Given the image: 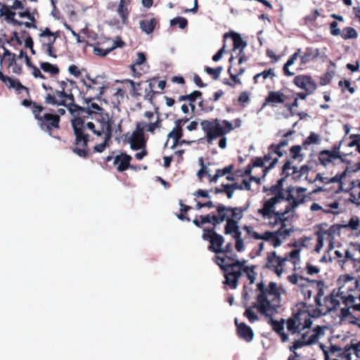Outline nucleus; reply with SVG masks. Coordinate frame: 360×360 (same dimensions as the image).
Returning <instances> with one entry per match:
<instances>
[{
	"label": "nucleus",
	"instance_id": "nucleus-1",
	"mask_svg": "<svg viewBox=\"0 0 360 360\" xmlns=\"http://www.w3.org/2000/svg\"><path fill=\"white\" fill-rule=\"evenodd\" d=\"M112 124L108 114L96 115L95 122H86L80 117H75L72 120V127L75 136L72 152L83 158L91 155V153L88 148L89 135L86 132L89 130L97 136H103V141L94 147V152L102 153L108 146V142L112 137Z\"/></svg>",
	"mask_w": 360,
	"mask_h": 360
},
{
	"label": "nucleus",
	"instance_id": "nucleus-2",
	"mask_svg": "<svg viewBox=\"0 0 360 360\" xmlns=\"http://www.w3.org/2000/svg\"><path fill=\"white\" fill-rule=\"evenodd\" d=\"M312 325L311 316L307 306L302 304L294 310L292 316L286 322V328L292 334H298L300 337L295 340L290 349L293 351L303 346L315 344L325 335L328 330L326 326H316L310 330Z\"/></svg>",
	"mask_w": 360,
	"mask_h": 360
},
{
	"label": "nucleus",
	"instance_id": "nucleus-3",
	"mask_svg": "<svg viewBox=\"0 0 360 360\" xmlns=\"http://www.w3.org/2000/svg\"><path fill=\"white\" fill-rule=\"evenodd\" d=\"M257 288L259 294L256 307L261 313L271 316L280 306L281 295L285 292V290L274 282H271L267 288H264L263 283H258Z\"/></svg>",
	"mask_w": 360,
	"mask_h": 360
},
{
	"label": "nucleus",
	"instance_id": "nucleus-4",
	"mask_svg": "<svg viewBox=\"0 0 360 360\" xmlns=\"http://www.w3.org/2000/svg\"><path fill=\"white\" fill-rule=\"evenodd\" d=\"M22 105L30 108L40 129L51 133L54 129H59L60 117L52 112H47L46 108L35 101L24 99Z\"/></svg>",
	"mask_w": 360,
	"mask_h": 360
},
{
	"label": "nucleus",
	"instance_id": "nucleus-5",
	"mask_svg": "<svg viewBox=\"0 0 360 360\" xmlns=\"http://www.w3.org/2000/svg\"><path fill=\"white\" fill-rule=\"evenodd\" d=\"M226 257L228 256L226 255ZM245 273L250 283H254L256 273L252 267H248L245 261H240L234 258H226V285L231 288H236L238 278Z\"/></svg>",
	"mask_w": 360,
	"mask_h": 360
},
{
	"label": "nucleus",
	"instance_id": "nucleus-6",
	"mask_svg": "<svg viewBox=\"0 0 360 360\" xmlns=\"http://www.w3.org/2000/svg\"><path fill=\"white\" fill-rule=\"evenodd\" d=\"M202 238L210 243L208 250L215 253L213 261L220 267L225 278V249L222 248L224 237L218 234L214 227H212L203 229Z\"/></svg>",
	"mask_w": 360,
	"mask_h": 360
},
{
	"label": "nucleus",
	"instance_id": "nucleus-7",
	"mask_svg": "<svg viewBox=\"0 0 360 360\" xmlns=\"http://www.w3.org/2000/svg\"><path fill=\"white\" fill-rule=\"evenodd\" d=\"M338 289L341 295L347 297L351 296V306L356 311H360V282L355 277L348 274L342 275L338 280Z\"/></svg>",
	"mask_w": 360,
	"mask_h": 360
},
{
	"label": "nucleus",
	"instance_id": "nucleus-8",
	"mask_svg": "<svg viewBox=\"0 0 360 360\" xmlns=\"http://www.w3.org/2000/svg\"><path fill=\"white\" fill-rule=\"evenodd\" d=\"M315 234L317 243L314 250L319 253L326 246V251L329 252L334 249V240L340 233V227L338 225L328 226L327 224H321L317 226Z\"/></svg>",
	"mask_w": 360,
	"mask_h": 360
},
{
	"label": "nucleus",
	"instance_id": "nucleus-9",
	"mask_svg": "<svg viewBox=\"0 0 360 360\" xmlns=\"http://www.w3.org/2000/svg\"><path fill=\"white\" fill-rule=\"evenodd\" d=\"M288 260L293 264L295 270L300 269V250L294 249L289 252L288 256L284 257H279L275 251L269 252L266 257V266L273 269L276 275L280 277L283 272V266Z\"/></svg>",
	"mask_w": 360,
	"mask_h": 360
},
{
	"label": "nucleus",
	"instance_id": "nucleus-10",
	"mask_svg": "<svg viewBox=\"0 0 360 360\" xmlns=\"http://www.w3.org/2000/svg\"><path fill=\"white\" fill-rule=\"evenodd\" d=\"M315 302L319 307V310L322 314L337 309L344 304L345 306H351V296L343 297L337 290H334L329 295L322 297V295L319 292L315 297Z\"/></svg>",
	"mask_w": 360,
	"mask_h": 360
},
{
	"label": "nucleus",
	"instance_id": "nucleus-11",
	"mask_svg": "<svg viewBox=\"0 0 360 360\" xmlns=\"http://www.w3.org/2000/svg\"><path fill=\"white\" fill-rule=\"evenodd\" d=\"M81 82L82 85L80 94L87 104L95 99H99L104 93L105 84L101 81V78L98 77L91 78L89 75H86L85 78L81 80Z\"/></svg>",
	"mask_w": 360,
	"mask_h": 360
},
{
	"label": "nucleus",
	"instance_id": "nucleus-12",
	"mask_svg": "<svg viewBox=\"0 0 360 360\" xmlns=\"http://www.w3.org/2000/svg\"><path fill=\"white\" fill-rule=\"evenodd\" d=\"M224 124L222 125L217 118L210 120H205L200 122L202 129L209 144L220 138L219 146L221 148H225V121H224Z\"/></svg>",
	"mask_w": 360,
	"mask_h": 360
},
{
	"label": "nucleus",
	"instance_id": "nucleus-13",
	"mask_svg": "<svg viewBox=\"0 0 360 360\" xmlns=\"http://www.w3.org/2000/svg\"><path fill=\"white\" fill-rule=\"evenodd\" d=\"M42 87L46 91H50L44 97V103L47 105L70 108L74 105L75 98L72 94H66L63 91H53V88L42 84Z\"/></svg>",
	"mask_w": 360,
	"mask_h": 360
},
{
	"label": "nucleus",
	"instance_id": "nucleus-14",
	"mask_svg": "<svg viewBox=\"0 0 360 360\" xmlns=\"http://www.w3.org/2000/svg\"><path fill=\"white\" fill-rule=\"evenodd\" d=\"M288 281L292 284L297 285L305 298H311L312 294L318 290L314 281L299 276L296 274L288 276Z\"/></svg>",
	"mask_w": 360,
	"mask_h": 360
},
{
	"label": "nucleus",
	"instance_id": "nucleus-15",
	"mask_svg": "<svg viewBox=\"0 0 360 360\" xmlns=\"http://www.w3.org/2000/svg\"><path fill=\"white\" fill-rule=\"evenodd\" d=\"M226 39L231 40L233 54L234 53L236 56L238 58V65H240L243 62V53L248 45L247 41L243 39L240 34L233 31L226 33Z\"/></svg>",
	"mask_w": 360,
	"mask_h": 360
},
{
	"label": "nucleus",
	"instance_id": "nucleus-16",
	"mask_svg": "<svg viewBox=\"0 0 360 360\" xmlns=\"http://www.w3.org/2000/svg\"><path fill=\"white\" fill-rule=\"evenodd\" d=\"M307 188L301 186H289L287 188V200L290 204V207L287 209H293L297 207L300 204L303 203L306 198L305 192Z\"/></svg>",
	"mask_w": 360,
	"mask_h": 360
},
{
	"label": "nucleus",
	"instance_id": "nucleus-17",
	"mask_svg": "<svg viewBox=\"0 0 360 360\" xmlns=\"http://www.w3.org/2000/svg\"><path fill=\"white\" fill-rule=\"evenodd\" d=\"M293 212L291 209L285 208V210H281L276 212L270 216L264 218V220L271 227L279 226V228L290 227L288 224V219L292 217Z\"/></svg>",
	"mask_w": 360,
	"mask_h": 360
},
{
	"label": "nucleus",
	"instance_id": "nucleus-18",
	"mask_svg": "<svg viewBox=\"0 0 360 360\" xmlns=\"http://www.w3.org/2000/svg\"><path fill=\"white\" fill-rule=\"evenodd\" d=\"M287 202L281 200L280 198L274 197L265 201L263 207L258 210V212L262 216L263 219L270 216L276 212H278L282 210L280 208L283 204H286ZM287 207L286 205H284Z\"/></svg>",
	"mask_w": 360,
	"mask_h": 360
},
{
	"label": "nucleus",
	"instance_id": "nucleus-19",
	"mask_svg": "<svg viewBox=\"0 0 360 360\" xmlns=\"http://www.w3.org/2000/svg\"><path fill=\"white\" fill-rule=\"evenodd\" d=\"M290 227L278 228L276 231H265V240L274 248L280 246L290 233Z\"/></svg>",
	"mask_w": 360,
	"mask_h": 360
},
{
	"label": "nucleus",
	"instance_id": "nucleus-20",
	"mask_svg": "<svg viewBox=\"0 0 360 360\" xmlns=\"http://www.w3.org/2000/svg\"><path fill=\"white\" fill-rule=\"evenodd\" d=\"M245 209L241 207H226V233L231 230L239 229L238 222L243 217Z\"/></svg>",
	"mask_w": 360,
	"mask_h": 360
},
{
	"label": "nucleus",
	"instance_id": "nucleus-21",
	"mask_svg": "<svg viewBox=\"0 0 360 360\" xmlns=\"http://www.w3.org/2000/svg\"><path fill=\"white\" fill-rule=\"evenodd\" d=\"M112 159L113 165L116 166L117 170L119 172H124L129 168L135 169V167L130 164L131 156L127 153H122L120 155H116L114 158L112 156L108 155L105 158V161L110 162Z\"/></svg>",
	"mask_w": 360,
	"mask_h": 360
},
{
	"label": "nucleus",
	"instance_id": "nucleus-22",
	"mask_svg": "<svg viewBox=\"0 0 360 360\" xmlns=\"http://www.w3.org/2000/svg\"><path fill=\"white\" fill-rule=\"evenodd\" d=\"M199 162L201 168L198 170L197 176L200 181H202L203 177L207 176L210 183H216L219 177L225 175V167L221 169H217L214 174H212V171L206 165H204L202 158H199Z\"/></svg>",
	"mask_w": 360,
	"mask_h": 360
},
{
	"label": "nucleus",
	"instance_id": "nucleus-23",
	"mask_svg": "<svg viewBox=\"0 0 360 360\" xmlns=\"http://www.w3.org/2000/svg\"><path fill=\"white\" fill-rule=\"evenodd\" d=\"M146 139L145 134L142 131V128L139 125L136 124L134 131L132 132L128 139V143L132 150H137L146 147Z\"/></svg>",
	"mask_w": 360,
	"mask_h": 360
},
{
	"label": "nucleus",
	"instance_id": "nucleus-24",
	"mask_svg": "<svg viewBox=\"0 0 360 360\" xmlns=\"http://www.w3.org/2000/svg\"><path fill=\"white\" fill-rule=\"evenodd\" d=\"M346 176H347L346 171H345L342 173H338L333 177H329L322 173H318L316 175V177L314 181H319L324 184H338V191H343L344 188H343L342 179L344 178H345Z\"/></svg>",
	"mask_w": 360,
	"mask_h": 360
},
{
	"label": "nucleus",
	"instance_id": "nucleus-25",
	"mask_svg": "<svg viewBox=\"0 0 360 360\" xmlns=\"http://www.w3.org/2000/svg\"><path fill=\"white\" fill-rule=\"evenodd\" d=\"M294 83L298 88L304 90L307 94L313 93L317 87L312 78L306 75L296 76L294 78Z\"/></svg>",
	"mask_w": 360,
	"mask_h": 360
},
{
	"label": "nucleus",
	"instance_id": "nucleus-26",
	"mask_svg": "<svg viewBox=\"0 0 360 360\" xmlns=\"http://www.w3.org/2000/svg\"><path fill=\"white\" fill-rule=\"evenodd\" d=\"M340 152L337 150H326L320 152L319 155V160L320 163L326 167L332 163L334 160L340 159Z\"/></svg>",
	"mask_w": 360,
	"mask_h": 360
},
{
	"label": "nucleus",
	"instance_id": "nucleus-27",
	"mask_svg": "<svg viewBox=\"0 0 360 360\" xmlns=\"http://www.w3.org/2000/svg\"><path fill=\"white\" fill-rule=\"evenodd\" d=\"M16 13L7 5L2 4L0 8V15L4 16L6 21L14 26L22 25V21H20L15 18Z\"/></svg>",
	"mask_w": 360,
	"mask_h": 360
},
{
	"label": "nucleus",
	"instance_id": "nucleus-28",
	"mask_svg": "<svg viewBox=\"0 0 360 360\" xmlns=\"http://www.w3.org/2000/svg\"><path fill=\"white\" fill-rule=\"evenodd\" d=\"M236 324L237 326L238 335L240 338L247 342L252 341L254 338V332L252 329L245 323H239L237 319H236Z\"/></svg>",
	"mask_w": 360,
	"mask_h": 360
},
{
	"label": "nucleus",
	"instance_id": "nucleus-29",
	"mask_svg": "<svg viewBox=\"0 0 360 360\" xmlns=\"http://www.w3.org/2000/svg\"><path fill=\"white\" fill-rule=\"evenodd\" d=\"M162 120L158 114L154 122H146L145 121H140L138 122L136 124L139 125L141 128H142L143 134H145V132H148L151 134H154L157 129H160L162 127Z\"/></svg>",
	"mask_w": 360,
	"mask_h": 360
},
{
	"label": "nucleus",
	"instance_id": "nucleus-30",
	"mask_svg": "<svg viewBox=\"0 0 360 360\" xmlns=\"http://www.w3.org/2000/svg\"><path fill=\"white\" fill-rule=\"evenodd\" d=\"M124 45V42L120 37H118L116 40L112 41V44L110 46H108L106 48L101 47L100 44L97 43V44L94 48V52L97 56H105L115 49L117 47H122Z\"/></svg>",
	"mask_w": 360,
	"mask_h": 360
},
{
	"label": "nucleus",
	"instance_id": "nucleus-31",
	"mask_svg": "<svg viewBox=\"0 0 360 360\" xmlns=\"http://www.w3.org/2000/svg\"><path fill=\"white\" fill-rule=\"evenodd\" d=\"M39 38L41 39V45H54L56 39L58 37V32H53L48 27H46L39 34Z\"/></svg>",
	"mask_w": 360,
	"mask_h": 360
},
{
	"label": "nucleus",
	"instance_id": "nucleus-32",
	"mask_svg": "<svg viewBox=\"0 0 360 360\" xmlns=\"http://www.w3.org/2000/svg\"><path fill=\"white\" fill-rule=\"evenodd\" d=\"M200 219H201V223H203L204 224L210 223L215 229L217 224L223 222L225 220V214L221 215H212L210 214L206 215H200Z\"/></svg>",
	"mask_w": 360,
	"mask_h": 360
},
{
	"label": "nucleus",
	"instance_id": "nucleus-33",
	"mask_svg": "<svg viewBox=\"0 0 360 360\" xmlns=\"http://www.w3.org/2000/svg\"><path fill=\"white\" fill-rule=\"evenodd\" d=\"M182 136L183 129L181 128L180 126H177L175 124L173 129L167 134V138L172 139L173 140L172 148H174L175 147L179 145V141Z\"/></svg>",
	"mask_w": 360,
	"mask_h": 360
},
{
	"label": "nucleus",
	"instance_id": "nucleus-34",
	"mask_svg": "<svg viewBox=\"0 0 360 360\" xmlns=\"http://www.w3.org/2000/svg\"><path fill=\"white\" fill-rule=\"evenodd\" d=\"M18 15L20 18H27L30 22H22V25H24L27 28H37L36 25V19L34 16V14L32 13L28 8L25 9L23 11H20L18 13Z\"/></svg>",
	"mask_w": 360,
	"mask_h": 360
},
{
	"label": "nucleus",
	"instance_id": "nucleus-35",
	"mask_svg": "<svg viewBox=\"0 0 360 360\" xmlns=\"http://www.w3.org/2000/svg\"><path fill=\"white\" fill-rule=\"evenodd\" d=\"M284 101L285 96L281 91H270L266 98V102L272 103L273 106H276L278 103H283Z\"/></svg>",
	"mask_w": 360,
	"mask_h": 360
},
{
	"label": "nucleus",
	"instance_id": "nucleus-36",
	"mask_svg": "<svg viewBox=\"0 0 360 360\" xmlns=\"http://www.w3.org/2000/svg\"><path fill=\"white\" fill-rule=\"evenodd\" d=\"M293 170V179L296 181H300L302 180H307L308 174L309 172V167L307 165L302 166L299 170H296L295 167H292Z\"/></svg>",
	"mask_w": 360,
	"mask_h": 360
},
{
	"label": "nucleus",
	"instance_id": "nucleus-37",
	"mask_svg": "<svg viewBox=\"0 0 360 360\" xmlns=\"http://www.w3.org/2000/svg\"><path fill=\"white\" fill-rule=\"evenodd\" d=\"M157 23L158 21L155 18L143 20L140 22V27L143 32L148 34L153 32Z\"/></svg>",
	"mask_w": 360,
	"mask_h": 360
},
{
	"label": "nucleus",
	"instance_id": "nucleus-38",
	"mask_svg": "<svg viewBox=\"0 0 360 360\" xmlns=\"http://www.w3.org/2000/svg\"><path fill=\"white\" fill-rule=\"evenodd\" d=\"M235 240V247L238 252H241L244 249L243 240L241 238V232L239 229L231 230L229 233Z\"/></svg>",
	"mask_w": 360,
	"mask_h": 360
},
{
	"label": "nucleus",
	"instance_id": "nucleus-39",
	"mask_svg": "<svg viewBox=\"0 0 360 360\" xmlns=\"http://www.w3.org/2000/svg\"><path fill=\"white\" fill-rule=\"evenodd\" d=\"M340 321L342 323H355L356 318L351 314L349 309L343 307L339 314Z\"/></svg>",
	"mask_w": 360,
	"mask_h": 360
},
{
	"label": "nucleus",
	"instance_id": "nucleus-40",
	"mask_svg": "<svg viewBox=\"0 0 360 360\" xmlns=\"http://www.w3.org/2000/svg\"><path fill=\"white\" fill-rule=\"evenodd\" d=\"M269 150L274 155V158H272V162L269 164L268 167V168H272L278 162V158L283 155V153L281 150V145H271Z\"/></svg>",
	"mask_w": 360,
	"mask_h": 360
},
{
	"label": "nucleus",
	"instance_id": "nucleus-41",
	"mask_svg": "<svg viewBox=\"0 0 360 360\" xmlns=\"http://www.w3.org/2000/svg\"><path fill=\"white\" fill-rule=\"evenodd\" d=\"M233 60H234V57H233V55L232 54V56L229 58V63H230L231 65L229 69V72L231 77L234 80V82L238 83V82H240V81L237 79V75L243 73L244 71V69L242 68H235Z\"/></svg>",
	"mask_w": 360,
	"mask_h": 360
},
{
	"label": "nucleus",
	"instance_id": "nucleus-42",
	"mask_svg": "<svg viewBox=\"0 0 360 360\" xmlns=\"http://www.w3.org/2000/svg\"><path fill=\"white\" fill-rule=\"evenodd\" d=\"M272 327L280 335L283 342H286L288 340V335L284 332L285 323L283 321H274Z\"/></svg>",
	"mask_w": 360,
	"mask_h": 360
},
{
	"label": "nucleus",
	"instance_id": "nucleus-43",
	"mask_svg": "<svg viewBox=\"0 0 360 360\" xmlns=\"http://www.w3.org/2000/svg\"><path fill=\"white\" fill-rule=\"evenodd\" d=\"M4 81L5 82H3V83L8 86V88L15 89L18 91H20L22 89L28 90V89L23 86L17 79H13L7 76V79Z\"/></svg>",
	"mask_w": 360,
	"mask_h": 360
},
{
	"label": "nucleus",
	"instance_id": "nucleus-44",
	"mask_svg": "<svg viewBox=\"0 0 360 360\" xmlns=\"http://www.w3.org/2000/svg\"><path fill=\"white\" fill-rule=\"evenodd\" d=\"M40 68L43 71L50 73L51 75H56L59 73V68L58 66L48 62L40 63Z\"/></svg>",
	"mask_w": 360,
	"mask_h": 360
},
{
	"label": "nucleus",
	"instance_id": "nucleus-45",
	"mask_svg": "<svg viewBox=\"0 0 360 360\" xmlns=\"http://www.w3.org/2000/svg\"><path fill=\"white\" fill-rule=\"evenodd\" d=\"M243 184H245L246 188L249 186V184L245 182V181H243V184L238 185L236 183H233L231 184H226V195L229 198H232L233 193L237 190H242L243 188Z\"/></svg>",
	"mask_w": 360,
	"mask_h": 360
},
{
	"label": "nucleus",
	"instance_id": "nucleus-46",
	"mask_svg": "<svg viewBox=\"0 0 360 360\" xmlns=\"http://www.w3.org/2000/svg\"><path fill=\"white\" fill-rule=\"evenodd\" d=\"M117 13L122 18V22L124 24L127 22L129 15V11L127 6L125 5L124 0H120L117 8Z\"/></svg>",
	"mask_w": 360,
	"mask_h": 360
},
{
	"label": "nucleus",
	"instance_id": "nucleus-47",
	"mask_svg": "<svg viewBox=\"0 0 360 360\" xmlns=\"http://www.w3.org/2000/svg\"><path fill=\"white\" fill-rule=\"evenodd\" d=\"M103 108H101L97 103H91L88 107V110H86V112H87L89 115L94 113V117H92L94 121H91V122H95L96 115L105 114V112H103Z\"/></svg>",
	"mask_w": 360,
	"mask_h": 360
},
{
	"label": "nucleus",
	"instance_id": "nucleus-48",
	"mask_svg": "<svg viewBox=\"0 0 360 360\" xmlns=\"http://www.w3.org/2000/svg\"><path fill=\"white\" fill-rule=\"evenodd\" d=\"M343 39H356L358 37L357 32L352 27H346L340 34Z\"/></svg>",
	"mask_w": 360,
	"mask_h": 360
},
{
	"label": "nucleus",
	"instance_id": "nucleus-49",
	"mask_svg": "<svg viewBox=\"0 0 360 360\" xmlns=\"http://www.w3.org/2000/svg\"><path fill=\"white\" fill-rule=\"evenodd\" d=\"M290 154L294 160L299 162L302 161L304 155L302 154V147L300 146H294L290 148Z\"/></svg>",
	"mask_w": 360,
	"mask_h": 360
},
{
	"label": "nucleus",
	"instance_id": "nucleus-50",
	"mask_svg": "<svg viewBox=\"0 0 360 360\" xmlns=\"http://www.w3.org/2000/svg\"><path fill=\"white\" fill-rule=\"evenodd\" d=\"M179 25V27L181 30L186 28L188 25V20L183 17H176L170 20V25Z\"/></svg>",
	"mask_w": 360,
	"mask_h": 360
},
{
	"label": "nucleus",
	"instance_id": "nucleus-51",
	"mask_svg": "<svg viewBox=\"0 0 360 360\" xmlns=\"http://www.w3.org/2000/svg\"><path fill=\"white\" fill-rule=\"evenodd\" d=\"M205 71L208 74L210 75V76H212V77L214 79H217L221 72L223 71V68L221 66H219L216 68H210V67H206L205 68Z\"/></svg>",
	"mask_w": 360,
	"mask_h": 360
},
{
	"label": "nucleus",
	"instance_id": "nucleus-52",
	"mask_svg": "<svg viewBox=\"0 0 360 360\" xmlns=\"http://www.w3.org/2000/svg\"><path fill=\"white\" fill-rule=\"evenodd\" d=\"M253 167H264V169H262V178H264L266 174V172L270 169L271 168H268L269 165H266V164L264 162V160L262 158H257L254 163H253Z\"/></svg>",
	"mask_w": 360,
	"mask_h": 360
},
{
	"label": "nucleus",
	"instance_id": "nucleus-53",
	"mask_svg": "<svg viewBox=\"0 0 360 360\" xmlns=\"http://www.w3.org/2000/svg\"><path fill=\"white\" fill-rule=\"evenodd\" d=\"M339 203L336 201L333 202L331 203H328L326 205L325 209L323 210V212L325 213H331V214H338V211L339 208Z\"/></svg>",
	"mask_w": 360,
	"mask_h": 360
},
{
	"label": "nucleus",
	"instance_id": "nucleus-54",
	"mask_svg": "<svg viewBox=\"0 0 360 360\" xmlns=\"http://www.w3.org/2000/svg\"><path fill=\"white\" fill-rule=\"evenodd\" d=\"M41 49L49 56L53 58H57L56 50L54 48V45H41Z\"/></svg>",
	"mask_w": 360,
	"mask_h": 360
},
{
	"label": "nucleus",
	"instance_id": "nucleus-55",
	"mask_svg": "<svg viewBox=\"0 0 360 360\" xmlns=\"http://www.w3.org/2000/svg\"><path fill=\"white\" fill-rule=\"evenodd\" d=\"M262 77L264 79H267L269 77L272 78V77H275V73H274V70H272V69L264 70L262 72L257 74L256 75H255L254 79L257 82V79L259 77Z\"/></svg>",
	"mask_w": 360,
	"mask_h": 360
},
{
	"label": "nucleus",
	"instance_id": "nucleus-56",
	"mask_svg": "<svg viewBox=\"0 0 360 360\" xmlns=\"http://www.w3.org/2000/svg\"><path fill=\"white\" fill-rule=\"evenodd\" d=\"M320 137L318 134L314 132H311L309 136L305 139L304 143L306 145H311L318 143Z\"/></svg>",
	"mask_w": 360,
	"mask_h": 360
},
{
	"label": "nucleus",
	"instance_id": "nucleus-57",
	"mask_svg": "<svg viewBox=\"0 0 360 360\" xmlns=\"http://www.w3.org/2000/svg\"><path fill=\"white\" fill-rule=\"evenodd\" d=\"M222 41H223L222 46L217 51V53L216 54H214L212 57V60L215 62L219 60L222 58L223 54L225 52V34H224V35L222 37Z\"/></svg>",
	"mask_w": 360,
	"mask_h": 360
},
{
	"label": "nucleus",
	"instance_id": "nucleus-58",
	"mask_svg": "<svg viewBox=\"0 0 360 360\" xmlns=\"http://www.w3.org/2000/svg\"><path fill=\"white\" fill-rule=\"evenodd\" d=\"M245 316L251 322L253 323L258 320V316L251 308H248L245 311Z\"/></svg>",
	"mask_w": 360,
	"mask_h": 360
},
{
	"label": "nucleus",
	"instance_id": "nucleus-59",
	"mask_svg": "<svg viewBox=\"0 0 360 360\" xmlns=\"http://www.w3.org/2000/svg\"><path fill=\"white\" fill-rule=\"evenodd\" d=\"M307 53H309L310 58L311 60L319 58V57H323L324 53L318 49H307Z\"/></svg>",
	"mask_w": 360,
	"mask_h": 360
},
{
	"label": "nucleus",
	"instance_id": "nucleus-60",
	"mask_svg": "<svg viewBox=\"0 0 360 360\" xmlns=\"http://www.w3.org/2000/svg\"><path fill=\"white\" fill-rule=\"evenodd\" d=\"M157 80L153 78L150 82V84H149V86H150V91L145 96V98L146 99L148 100V101H152L154 95H155L156 94H158V91H154L153 89L155 86L154 84V82H156Z\"/></svg>",
	"mask_w": 360,
	"mask_h": 360
},
{
	"label": "nucleus",
	"instance_id": "nucleus-61",
	"mask_svg": "<svg viewBox=\"0 0 360 360\" xmlns=\"http://www.w3.org/2000/svg\"><path fill=\"white\" fill-rule=\"evenodd\" d=\"M130 94L134 98H138L141 96V82H136L134 87H131Z\"/></svg>",
	"mask_w": 360,
	"mask_h": 360
},
{
	"label": "nucleus",
	"instance_id": "nucleus-62",
	"mask_svg": "<svg viewBox=\"0 0 360 360\" xmlns=\"http://www.w3.org/2000/svg\"><path fill=\"white\" fill-rule=\"evenodd\" d=\"M339 86L343 89H347L350 94L355 92V89L351 86L350 82L348 80L340 81Z\"/></svg>",
	"mask_w": 360,
	"mask_h": 360
},
{
	"label": "nucleus",
	"instance_id": "nucleus-63",
	"mask_svg": "<svg viewBox=\"0 0 360 360\" xmlns=\"http://www.w3.org/2000/svg\"><path fill=\"white\" fill-rule=\"evenodd\" d=\"M210 101L204 100L199 102V107L203 111H212L214 109V106L210 105Z\"/></svg>",
	"mask_w": 360,
	"mask_h": 360
},
{
	"label": "nucleus",
	"instance_id": "nucleus-64",
	"mask_svg": "<svg viewBox=\"0 0 360 360\" xmlns=\"http://www.w3.org/2000/svg\"><path fill=\"white\" fill-rule=\"evenodd\" d=\"M202 96V92L200 91H194L191 94L186 95L187 101L189 103H195L197 98H200Z\"/></svg>",
	"mask_w": 360,
	"mask_h": 360
}]
</instances>
